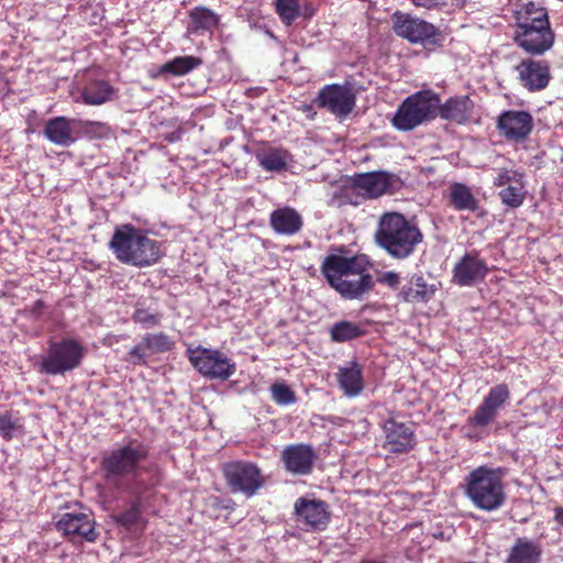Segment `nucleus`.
Listing matches in <instances>:
<instances>
[{"mask_svg":"<svg viewBox=\"0 0 563 563\" xmlns=\"http://www.w3.org/2000/svg\"><path fill=\"white\" fill-rule=\"evenodd\" d=\"M499 197L504 205L510 208H518L523 203L526 191L522 179L508 185L499 191Z\"/></svg>","mask_w":563,"mask_h":563,"instance_id":"35","label":"nucleus"},{"mask_svg":"<svg viewBox=\"0 0 563 563\" xmlns=\"http://www.w3.org/2000/svg\"><path fill=\"white\" fill-rule=\"evenodd\" d=\"M391 21L395 34L412 44L440 46L444 40L442 32L433 24L410 13L396 11Z\"/></svg>","mask_w":563,"mask_h":563,"instance_id":"9","label":"nucleus"},{"mask_svg":"<svg viewBox=\"0 0 563 563\" xmlns=\"http://www.w3.org/2000/svg\"><path fill=\"white\" fill-rule=\"evenodd\" d=\"M85 356L84 346L74 339L51 342L40 366L48 375H62L77 368Z\"/></svg>","mask_w":563,"mask_h":563,"instance_id":"8","label":"nucleus"},{"mask_svg":"<svg viewBox=\"0 0 563 563\" xmlns=\"http://www.w3.org/2000/svg\"><path fill=\"white\" fill-rule=\"evenodd\" d=\"M377 280L378 283L395 289L400 284V276L395 272H384L378 276Z\"/></svg>","mask_w":563,"mask_h":563,"instance_id":"43","label":"nucleus"},{"mask_svg":"<svg viewBox=\"0 0 563 563\" xmlns=\"http://www.w3.org/2000/svg\"><path fill=\"white\" fill-rule=\"evenodd\" d=\"M133 320L141 323L144 328H152L159 323L161 316L145 309H137L133 314Z\"/></svg>","mask_w":563,"mask_h":563,"instance_id":"42","label":"nucleus"},{"mask_svg":"<svg viewBox=\"0 0 563 563\" xmlns=\"http://www.w3.org/2000/svg\"><path fill=\"white\" fill-rule=\"evenodd\" d=\"M416 7L426 9L440 8L446 4V0H411Z\"/></svg>","mask_w":563,"mask_h":563,"instance_id":"44","label":"nucleus"},{"mask_svg":"<svg viewBox=\"0 0 563 563\" xmlns=\"http://www.w3.org/2000/svg\"><path fill=\"white\" fill-rule=\"evenodd\" d=\"M487 273L486 262L476 251L466 253L453 268V282L462 287H470L483 280Z\"/></svg>","mask_w":563,"mask_h":563,"instance_id":"16","label":"nucleus"},{"mask_svg":"<svg viewBox=\"0 0 563 563\" xmlns=\"http://www.w3.org/2000/svg\"><path fill=\"white\" fill-rule=\"evenodd\" d=\"M202 60L195 56H179L165 63L162 67L163 73H168L175 76H184L195 68L199 67Z\"/></svg>","mask_w":563,"mask_h":563,"instance_id":"32","label":"nucleus"},{"mask_svg":"<svg viewBox=\"0 0 563 563\" xmlns=\"http://www.w3.org/2000/svg\"><path fill=\"white\" fill-rule=\"evenodd\" d=\"M56 528L71 539L80 538L93 542L98 537L95 529V520L85 512H66L62 515L56 522Z\"/></svg>","mask_w":563,"mask_h":563,"instance_id":"17","label":"nucleus"},{"mask_svg":"<svg viewBox=\"0 0 563 563\" xmlns=\"http://www.w3.org/2000/svg\"><path fill=\"white\" fill-rule=\"evenodd\" d=\"M503 477L500 468L479 466L465 477L464 493L474 507L495 511L506 503Z\"/></svg>","mask_w":563,"mask_h":563,"instance_id":"5","label":"nucleus"},{"mask_svg":"<svg viewBox=\"0 0 563 563\" xmlns=\"http://www.w3.org/2000/svg\"><path fill=\"white\" fill-rule=\"evenodd\" d=\"M542 547L538 541L518 538L510 549L506 563H540Z\"/></svg>","mask_w":563,"mask_h":563,"instance_id":"26","label":"nucleus"},{"mask_svg":"<svg viewBox=\"0 0 563 563\" xmlns=\"http://www.w3.org/2000/svg\"><path fill=\"white\" fill-rule=\"evenodd\" d=\"M314 452L310 445L291 444L282 452V461L285 468L295 475H308L311 473L314 461Z\"/></svg>","mask_w":563,"mask_h":563,"instance_id":"20","label":"nucleus"},{"mask_svg":"<svg viewBox=\"0 0 563 563\" xmlns=\"http://www.w3.org/2000/svg\"><path fill=\"white\" fill-rule=\"evenodd\" d=\"M152 354L148 352V347L145 344L144 339L142 338L141 342L129 351L126 361L133 365L145 364L146 360Z\"/></svg>","mask_w":563,"mask_h":563,"instance_id":"40","label":"nucleus"},{"mask_svg":"<svg viewBox=\"0 0 563 563\" xmlns=\"http://www.w3.org/2000/svg\"><path fill=\"white\" fill-rule=\"evenodd\" d=\"M143 339L148 347V352L152 355L168 352L175 346L174 340L163 332L147 333L143 336Z\"/></svg>","mask_w":563,"mask_h":563,"instance_id":"36","label":"nucleus"},{"mask_svg":"<svg viewBox=\"0 0 563 563\" xmlns=\"http://www.w3.org/2000/svg\"><path fill=\"white\" fill-rule=\"evenodd\" d=\"M536 16L518 19L515 41L522 49L532 55H541L554 43L545 10H538Z\"/></svg>","mask_w":563,"mask_h":563,"instance_id":"7","label":"nucleus"},{"mask_svg":"<svg viewBox=\"0 0 563 563\" xmlns=\"http://www.w3.org/2000/svg\"><path fill=\"white\" fill-rule=\"evenodd\" d=\"M79 121L66 117H56L45 124L44 134L54 144L69 146L76 141L74 135Z\"/></svg>","mask_w":563,"mask_h":563,"instance_id":"22","label":"nucleus"},{"mask_svg":"<svg viewBox=\"0 0 563 563\" xmlns=\"http://www.w3.org/2000/svg\"><path fill=\"white\" fill-rule=\"evenodd\" d=\"M554 518L556 522L563 528V507H559L555 509Z\"/></svg>","mask_w":563,"mask_h":563,"instance_id":"46","label":"nucleus"},{"mask_svg":"<svg viewBox=\"0 0 563 563\" xmlns=\"http://www.w3.org/2000/svg\"><path fill=\"white\" fill-rule=\"evenodd\" d=\"M288 153L277 147L264 148L256 154L260 166L268 172H280L286 168Z\"/></svg>","mask_w":563,"mask_h":563,"instance_id":"31","label":"nucleus"},{"mask_svg":"<svg viewBox=\"0 0 563 563\" xmlns=\"http://www.w3.org/2000/svg\"><path fill=\"white\" fill-rule=\"evenodd\" d=\"M150 450L143 442L133 439L106 451L100 470L106 483L126 494L147 493L157 484V465L148 460Z\"/></svg>","mask_w":563,"mask_h":563,"instance_id":"1","label":"nucleus"},{"mask_svg":"<svg viewBox=\"0 0 563 563\" xmlns=\"http://www.w3.org/2000/svg\"><path fill=\"white\" fill-rule=\"evenodd\" d=\"M516 69L522 87L532 92L544 89L551 79L550 66L545 60L523 59Z\"/></svg>","mask_w":563,"mask_h":563,"instance_id":"18","label":"nucleus"},{"mask_svg":"<svg viewBox=\"0 0 563 563\" xmlns=\"http://www.w3.org/2000/svg\"><path fill=\"white\" fill-rule=\"evenodd\" d=\"M450 202L457 211H476L478 201L471 189L461 183H455L450 188Z\"/></svg>","mask_w":563,"mask_h":563,"instance_id":"30","label":"nucleus"},{"mask_svg":"<svg viewBox=\"0 0 563 563\" xmlns=\"http://www.w3.org/2000/svg\"><path fill=\"white\" fill-rule=\"evenodd\" d=\"M190 24L188 31L196 33L199 31H212L220 22L219 15L206 7H197L189 13Z\"/></svg>","mask_w":563,"mask_h":563,"instance_id":"29","label":"nucleus"},{"mask_svg":"<svg viewBox=\"0 0 563 563\" xmlns=\"http://www.w3.org/2000/svg\"><path fill=\"white\" fill-rule=\"evenodd\" d=\"M272 399L279 406H289L296 402L294 390L284 382H275L271 388Z\"/></svg>","mask_w":563,"mask_h":563,"instance_id":"37","label":"nucleus"},{"mask_svg":"<svg viewBox=\"0 0 563 563\" xmlns=\"http://www.w3.org/2000/svg\"><path fill=\"white\" fill-rule=\"evenodd\" d=\"M497 129L506 140L523 142L532 132L533 118L527 111L507 110L499 114Z\"/></svg>","mask_w":563,"mask_h":563,"instance_id":"14","label":"nucleus"},{"mask_svg":"<svg viewBox=\"0 0 563 563\" xmlns=\"http://www.w3.org/2000/svg\"><path fill=\"white\" fill-rule=\"evenodd\" d=\"M109 245L120 262L136 267L151 266L163 255L162 243L132 224L118 227Z\"/></svg>","mask_w":563,"mask_h":563,"instance_id":"3","label":"nucleus"},{"mask_svg":"<svg viewBox=\"0 0 563 563\" xmlns=\"http://www.w3.org/2000/svg\"><path fill=\"white\" fill-rule=\"evenodd\" d=\"M364 333L362 328L351 321L335 322L330 329V335L334 342H345L356 339Z\"/></svg>","mask_w":563,"mask_h":563,"instance_id":"34","label":"nucleus"},{"mask_svg":"<svg viewBox=\"0 0 563 563\" xmlns=\"http://www.w3.org/2000/svg\"><path fill=\"white\" fill-rule=\"evenodd\" d=\"M435 286L428 284L423 276L413 274L398 292V299L405 302H428L435 292Z\"/></svg>","mask_w":563,"mask_h":563,"instance_id":"23","label":"nucleus"},{"mask_svg":"<svg viewBox=\"0 0 563 563\" xmlns=\"http://www.w3.org/2000/svg\"><path fill=\"white\" fill-rule=\"evenodd\" d=\"M318 106L336 117H346L355 106V96L350 88L336 84L323 87L318 95Z\"/></svg>","mask_w":563,"mask_h":563,"instance_id":"15","label":"nucleus"},{"mask_svg":"<svg viewBox=\"0 0 563 563\" xmlns=\"http://www.w3.org/2000/svg\"><path fill=\"white\" fill-rule=\"evenodd\" d=\"M386 441L384 448L391 453H406L416 444L411 423L398 422L390 419L385 422Z\"/></svg>","mask_w":563,"mask_h":563,"instance_id":"19","label":"nucleus"},{"mask_svg":"<svg viewBox=\"0 0 563 563\" xmlns=\"http://www.w3.org/2000/svg\"><path fill=\"white\" fill-rule=\"evenodd\" d=\"M222 471L232 493H243L251 497L264 485L261 470L251 462H229Z\"/></svg>","mask_w":563,"mask_h":563,"instance_id":"11","label":"nucleus"},{"mask_svg":"<svg viewBox=\"0 0 563 563\" xmlns=\"http://www.w3.org/2000/svg\"><path fill=\"white\" fill-rule=\"evenodd\" d=\"M460 3H464L466 0H456Z\"/></svg>","mask_w":563,"mask_h":563,"instance_id":"47","label":"nucleus"},{"mask_svg":"<svg viewBox=\"0 0 563 563\" xmlns=\"http://www.w3.org/2000/svg\"><path fill=\"white\" fill-rule=\"evenodd\" d=\"M269 223L273 230L283 235H294L302 228V218L290 207L278 208L271 213Z\"/></svg>","mask_w":563,"mask_h":563,"instance_id":"25","label":"nucleus"},{"mask_svg":"<svg viewBox=\"0 0 563 563\" xmlns=\"http://www.w3.org/2000/svg\"><path fill=\"white\" fill-rule=\"evenodd\" d=\"M276 10L282 21L290 25L299 16L298 0H276Z\"/></svg>","mask_w":563,"mask_h":563,"instance_id":"38","label":"nucleus"},{"mask_svg":"<svg viewBox=\"0 0 563 563\" xmlns=\"http://www.w3.org/2000/svg\"><path fill=\"white\" fill-rule=\"evenodd\" d=\"M187 352L191 365L205 377L225 380L235 373V363L219 350L198 346Z\"/></svg>","mask_w":563,"mask_h":563,"instance_id":"10","label":"nucleus"},{"mask_svg":"<svg viewBox=\"0 0 563 563\" xmlns=\"http://www.w3.org/2000/svg\"><path fill=\"white\" fill-rule=\"evenodd\" d=\"M522 179V174L508 168H499L497 169V176L494 179V185L497 187H501L505 185L515 184Z\"/></svg>","mask_w":563,"mask_h":563,"instance_id":"41","label":"nucleus"},{"mask_svg":"<svg viewBox=\"0 0 563 563\" xmlns=\"http://www.w3.org/2000/svg\"><path fill=\"white\" fill-rule=\"evenodd\" d=\"M402 183L399 177L386 172H373L356 175L353 187L366 198H377L385 194H394L400 189Z\"/></svg>","mask_w":563,"mask_h":563,"instance_id":"12","label":"nucleus"},{"mask_svg":"<svg viewBox=\"0 0 563 563\" xmlns=\"http://www.w3.org/2000/svg\"><path fill=\"white\" fill-rule=\"evenodd\" d=\"M22 424L20 419L10 412L0 413V435L5 439H12L18 432L21 431Z\"/></svg>","mask_w":563,"mask_h":563,"instance_id":"39","label":"nucleus"},{"mask_svg":"<svg viewBox=\"0 0 563 563\" xmlns=\"http://www.w3.org/2000/svg\"><path fill=\"white\" fill-rule=\"evenodd\" d=\"M365 256H328L322 264V274L342 297L358 299L374 287L371 274L366 273Z\"/></svg>","mask_w":563,"mask_h":563,"instance_id":"2","label":"nucleus"},{"mask_svg":"<svg viewBox=\"0 0 563 563\" xmlns=\"http://www.w3.org/2000/svg\"><path fill=\"white\" fill-rule=\"evenodd\" d=\"M538 10H545L544 8H538L533 3H528L526 7L525 15L519 16L518 19L532 18L537 15Z\"/></svg>","mask_w":563,"mask_h":563,"instance_id":"45","label":"nucleus"},{"mask_svg":"<svg viewBox=\"0 0 563 563\" xmlns=\"http://www.w3.org/2000/svg\"><path fill=\"white\" fill-rule=\"evenodd\" d=\"M440 97L431 90H422L407 97L398 107L393 125L399 131H411L438 115Z\"/></svg>","mask_w":563,"mask_h":563,"instance_id":"6","label":"nucleus"},{"mask_svg":"<svg viewBox=\"0 0 563 563\" xmlns=\"http://www.w3.org/2000/svg\"><path fill=\"white\" fill-rule=\"evenodd\" d=\"M473 102L467 96H456L448 99L443 104L439 102L438 114L448 121L464 123L468 120Z\"/></svg>","mask_w":563,"mask_h":563,"instance_id":"27","label":"nucleus"},{"mask_svg":"<svg viewBox=\"0 0 563 563\" xmlns=\"http://www.w3.org/2000/svg\"><path fill=\"white\" fill-rule=\"evenodd\" d=\"M114 90L104 80L90 81L81 92L82 101L89 106H100L111 100Z\"/></svg>","mask_w":563,"mask_h":563,"instance_id":"28","label":"nucleus"},{"mask_svg":"<svg viewBox=\"0 0 563 563\" xmlns=\"http://www.w3.org/2000/svg\"><path fill=\"white\" fill-rule=\"evenodd\" d=\"M336 379L340 388L347 397H356L364 389L363 369L355 361L341 366L336 373Z\"/></svg>","mask_w":563,"mask_h":563,"instance_id":"24","label":"nucleus"},{"mask_svg":"<svg viewBox=\"0 0 563 563\" xmlns=\"http://www.w3.org/2000/svg\"><path fill=\"white\" fill-rule=\"evenodd\" d=\"M509 398L510 391L506 384L492 387L474 415L468 418L467 423L471 427L481 428L488 426L496 419L498 410L508 402Z\"/></svg>","mask_w":563,"mask_h":563,"instance_id":"13","label":"nucleus"},{"mask_svg":"<svg viewBox=\"0 0 563 563\" xmlns=\"http://www.w3.org/2000/svg\"><path fill=\"white\" fill-rule=\"evenodd\" d=\"M298 520L313 529H324L330 519L327 504L322 500L299 498L295 504Z\"/></svg>","mask_w":563,"mask_h":563,"instance_id":"21","label":"nucleus"},{"mask_svg":"<svg viewBox=\"0 0 563 563\" xmlns=\"http://www.w3.org/2000/svg\"><path fill=\"white\" fill-rule=\"evenodd\" d=\"M378 246L396 260L409 257L423 240L420 229L401 213L386 212L378 222L375 233Z\"/></svg>","mask_w":563,"mask_h":563,"instance_id":"4","label":"nucleus"},{"mask_svg":"<svg viewBox=\"0 0 563 563\" xmlns=\"http://www.w3.org/2000/svg\"><path fill=\"white\" fill-rule=\"evenodd\" d=\"M145 493L141 494H129L133 500L131 503V506L121 515L117 516L115 520L121 526L132 529L136 526H139L141 521V506L143 496Z\"/></svg>","mask_w":563,"mask_h":563,"instance_id":"33","label":"nucleus"}]
</instances>
